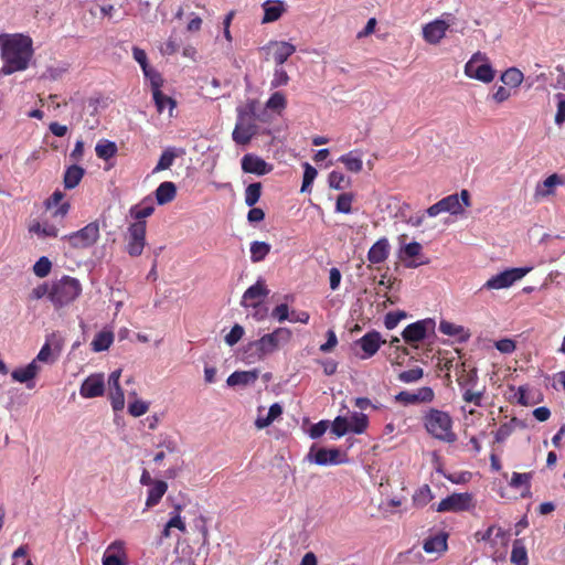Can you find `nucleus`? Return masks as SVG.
<instances>
[{
  "instance_id": "1",
  "label": "nucleus",
  "mask_w": 565,
  "mask_h": 565,
  "mask_svg": "<svg viewBox=\"0 0 565 565\" xmlns=\"http://www.w3.org/2000/svg\"><path fill=\"white\" fill-rule=\"evenodd\" d=\"M1 56L4 61L2 73L6 75L24 71L32 57V40L23 34H0Z\"/></svg>"
},
{
  "instance_id": "2",
  "label": "nucleus",
  "mask_w": 565,
  "mask_h": 565,
  "mask_svg": "<svg viewBox=\"0 0 565 565\" xmlns=\"http://www.w3.org/2000/svg\"><path fill=\"white\" fill-rule=\"evenodd\" d=\"M292 337L288 328H277L270 333L264 334L255 341L248 342L242 353V359L246 363H255L264 360L266 356L275 353L280 347L290 342Z\"/></svg>"
},
{
  "instance_id": "3",
  "label": "nucleus",
  "mask_w": 565,
  "mask_h": 565,
  "mask_svg": "<svg viewBox=\"0 0 565 565\" xmlns=\"http://www.w3.org/2000/svg\"><path fill=\"white\" fill-rule=\"evenodd\" d=\"M257 102L248 100L244 107L237 108V120L232 132V138L237 145L245 146L257 135L256 125Z\"/></svg>"
},
{
  "instance_id": "4",
  "label": "nucleus",
  "mask_w": 565,
  "mask_h": 565,
  "mask_svg": "<svg viewBox=\"0 0 565 565\" xmlns=\"http://www.w3.org/2000/svg\"><path fill=\"white\" fill-rule=\"evenodd\" d=\"M424 425L427 431L436 439L451 444L457 438L452 431L451 417L444 411L429 409L424 416Z\"/></svg>"
},
{
  "instance_id": "5",
  "label": "nucleus",
  "mask_w": 565,
  "mask_h": 565,
  "mask_svg": "<svg viewBox=\"0 0 565 565\" xmlns=\"http://www.w3.org/2000/svg\"><path fill=\"white\" fill-rule=\"evenodd\" d=\"M82 292V285L78 279L63 276L55 281L49 292V299L56 309L73 302Z\"/></svg>"
},
{
  "instance_id": "6",
  "label": "nucleus",
  "mask_w": 565,
  "mask_h": 565,
  "mask_svg": "<svg viewBox=\"0 0 565 565\" xmlns=\"http://www.w3.org/2000/svg\"><path fill=\"white\" fill-rule=\"evenodd\" d=\"M465 74L469 78L490 83L494 78V70L489 57L481 52H476L465 65Z\"/></svg>"
},
{
  "instance_id": "7",
  "label": "nucleus",
  "mask_w": 565,
  "mask_h": 565,
  "mask_svg": "<svg viewBox=\"0 0 565 565\" xmlns=\"http://www.w3.org/2000/svg\"><path fill=\"white\" fill-rule=\"evenodd\" d=\"M532 267H514L505 269L491 278H489L480 288V290H499L511 287L515 281L522 279L529 274Z\"/></svg>"
},
{
  "instance_id": "8",
  "label": "nucleus",
  "mask_w": 565,
  "mask_h": 565,
  "mask_svg": "<svg viewBox=\"0 0 565 565\" xmlns=\"http://www.w3.org/2000/svg\"><path fill=\"white\" fill-rule=\"evenodd\" d=\"M454 21L455 15L452 13L446 12L440 18L426 23L423 26V39L429 44H438L445 38Z\"/></svg>"
},
{
  "instance_id": "9",
  "label": "nucleus",
  "mask_w": 565,
  "mask_h": 565,
  "mask_svg": "<svg viewBox=\"0 0 565 565\" xmlns=\"http://www.w3.org/2000/svg\"><path fill=\"white\" fill-rule=\"evenodd\" d=\"M99 238V224L97 221L88 223L83 228L65 235V239L74 248H88Z\"/></svg>"
},
{
  "instance_id": "10",
  "label": "nucleus",
  "mask_w": 565,
  "mask_h": 565,
  "mask_svg": "<svg viewBox=\"0 0 565 565\" xmlns=\"http://www.w3.org/2000/svg\"><path fill=\"white\" fill-rule=\"evenodd\" d=\"M125 239V249L129 256H140L146 246V221H139L130 224Z\"/></svg>"
},
{
  "instance_id": "11",
  "label": "nucleus",
  "mask_w": 565,
  "mask_h": 565,
  "mask_svg": "<svg viewBox=\"0 0 565 565\" xmlns=\"http://www.w3.org/2000/svg\"><path fill=\"white\" fill-rule=\"evenodd\" d=\"M345 455L337 448L327 449L312 446L306 460L318 466H334L345 462Z\"/></svg>"
},
{
  "instance_id": "12",
  "label": "nucleus",
  "mask_w": 565,
  "mask_h": 565,
  "mask_svg": "<svg viewBox=\"0 0 565 565\" xmlns=\"http://www.w3.org/2000/svg\"><path fill=\"white\" fill-rule=\"evenodd\" d=\"M473 507L472 495L468 492L452 493L443 499L436 507L437 512H463Z\"/></svg>"
},
{
  "instance_id": "13",
  "label": "nucleus",
  "mask_w": 565,
  "mask_h": 565,
  "mask_svg": "<svg viewBox=\"0 0 565 565\" xmlns=\"http://www.w3.org/2000/svg\"><path fill=\"white\" fill-rule=\"evenodd\" d=\"M436 322L431 318L418 320L408 324L402 332V337L407 343H415L424 340L428 332H434Z\"/></svg>"
},
{
  "instance_id": "14",
  "label": "nucleus",
  "mask_w": 565,
  "mask_h": 565,
  "mask_svg": "<svg viewBox=\"0 0 565 565\" xmlns=\"http://www.w3.org/2000/svg\"><path fill=\"white\" fill-rule=\"evenodd\" d=\"M105 393V377L103 373H95L86 377L81 387L79 394L84 398L103 396Z\"/></svg>"
},
{
  "instance_id": "15",
  "label": "nucleus",
  "mask_w": 565,
  "mask_h": 565,
  "mask_svg": "<svg viewBox=\"0 0 565 565\" xmlns=\"http://www.w3.org/2000/svg\"><path fill=\"white\" fill-rule=\"evenodd\" d=\"M422 245L418 242L406 244L401 250V258L407 268H417L429 264V259L422 255Z\"/></svg>"
},
{
  "instance_id": "16",
  "label": "nucleus",
  "mask_w": 565,
  "mask_h": 565,
  "mask_svg": "<svg viewBox=\"0 0 565 565\" xmlns=\"http://www.w3.org/2000/svg\"><path fill=\"white\" fill-rule=\"evenodd\" d=\"M264 50L273 54L276 66H282L288 57L296 52V46L286 41H270Z\"/></svg>"
},
{
  "instance_id": "17",
  "label": "nucleus",
  "mask_w": 565,
  "mask_h": 565,
  "mask_svg": "<svg viewBox=\"0 0 565 565\" xmlns=\"http://www.w3.org/2000/svg\"><path fill=\"white\" fill-rule=\"evenodd\" d=\"M242 170L245 173H252L256 175H265L273 170V166L267 163L263 158L254 154L246 153L242 158Z\"/></svg>"
},
{
  "instance_id": "18",
  "label": "nucleus",
  "mask_w": 565,
  "mask_h": 565,
  "mask_svg": "<svg viewBox=\"0 0 565 565\" xmlns=\"http://www.w3.org/2000/svg\"><path fill=\"white\" fill-rule=\"evenodd\" d=\"M120 375L121 370H115L108 377L109 397L115 412L121 411L125 407V395L119 385Z\"/></svg>"
},
{
  "instance_id": "19",
  "label": "nucleus",
  "mask_w": 565,
  "mask_h": 565,
  "mask_svg": "<svg viewBox=\"0 0 565 565\" xmlns=\"http://www.w3.org/2000/svg\"><path fill=\"white\" fill-rule=\"evenodd\" d=\"M356 343L361 347V349L364 352L362 358L369 359L379 351L381 344L385 343V340H382L380 332L373 330L365 333L362 338H360L356 341Z\"/></svg>"
},
{
  "instance_id": "20",
  "label": "nucleus",
  "mask_w": 565,
  "mask_h": 565,
  "mask_svg": "<svg viewBox=\"0 0 565 565\" xmlns=\"http://www.w3.org/2000/svg\"><path fill=\"white\" fill-rule=\"evenodd\" d=\"M268 294L269 290L265 286L264 281L258 279L256 284L246 289L242 297L241 305L245 308L257 307V305L254 303V300H258L257 302H259L263 298L267 297Z\"/></svg>"
},
{
  "instance_id": "21",
  "label": "nucleus",
  "mask_w": 565,
  "mask_h": 565,
  "mask_svg": "<svg viewBox=\"0 0 565 565\" xmlns=\"http://www.w3.org/2000/svg\"><path fill=\"white\" fill-rule=\"evenodd\" d=\"M390 254V244L387 238L383 237L376 241L367 252V260L371 264H381L385 262Z\"/></svg>"
},
{
  "instance_id": "22",
  "label": "nucleus",
  "mask_w": 565,
  "mask_h": 565,
  "mask_svg": "<svg viewBox=\"0 0 565 565\" xmlns=\"http://www.w3.org/2000/svg\"><path fill=\"white\" fill-rule=\"evenodd\" d=\"M565 180L562 175L553 173L547 177L542 183H539L535 189L536 198H546L555 193L557 185H563Z\"/></svg>"
},
{
  "instance_id": "23",
  "label": "nucleus",
  "mask_w": 565,
  "mask_h": 565,
  "mask_svg": "<svg viewBox=\"0 0 565 565\" xmlns=\"http://www.w3.org/2000/svg\"><path fill=\"white\" fill-rule=\"evenodd\" d=\"M142 72H143L145 77L150 81L153 102H154V104H158V106L160 107L161 99H163L162 92L160 89V87L162 86L163 79H162L161 75L154 68L150 67L149 65L143 67Z\"/></svg>"
},
{
  "instance_id": "24",
  "label": "nucleus",
  "mask_w": 565,
  "mask_h": 565,
  "mask_svg": "<svg viewBox=\"0 0 565 565\" xmlns=\"http://www.w3.org/2000/svg\"><path fill=\"white\" fill-rule=\"evenodd\" d=\"M258 375H259L258 370L235 371L227 377L226 383L228 386L250 385L256 382V380L258 379Z\"/></svg>"
},
{
  "instance_id": "25",
  "label": "nucleus",
  "mask_w": 565,
  "mask_h": 565,
  "mask_svg": "<svg viewBox=\"0 0 565 565\" xmlns=\"http://www.w3.org/2000/svg\"><path fill=\"white\" fill-rule=\"evenodd\" d=\"M439 331L443 334L457 338V340L461 343L467 342L470 338V332L462 326H458L446 320L440 321Z\"/></svg>"
},
{
  "instance_id": "26",
  "label": "nucleus",
  "mask_w": 565,
  "mask_h": 565,
  "mask_svg": "<svg viewBox=\"0 0 565 565\" xmlns=\"http://www.w3.org/2000/svg\"><path fill=\"white\" fill-rule=\"evenodd\" d=\"M156 200L159 205H164L174 200L177 195V186L171 181H164L159 184L156 192Z\"/></svg>"
},
{
  "instance_id": "27",
  "label": "nucleus",
  "mask_w": 565,
  "mask_h": 565,
  "mask_svg": "<svg viewBox=\"0 0 565 565\" xmlns=\"http://www.w3.org/2000/svg\"><path fill=\"white\" fill-rule=\"evenodd\" d=\"M29 232L41 238L56 237L58 235V228L54 224H51L49 222L41 223L38 221H33L29 225Z\"/></svg>"
},
{
  "instance_id": "28",
  "label": "nucleus",
  "mask_w": 565,
  "mask_h": 565,
  "mask_svg": "<svg viewBox=\"0 0 565 565\" xmlns=\"http://www.w3.org/2000/svg\"><path fill=\"white\" fill-rule=\"evenodd\" d=\"M39 366L35 364V361H32L24 367H19L12 371L11 376L13 381L19 383H28L33 380L39 373Z\"/></svg>"
},
{
  "instance_id": "29",
  "label": "nucleus",
  "mask_w": 565,
  "mask_h": 565,
  "mask_svg": "<svg viewBox=\"0 0 565 565\" xmlns=\"http://www.w3.org/2000/svg\"><path fill=\"white\" fill-rule=\"evenodd\" d=\"M84 173L85 170L77 164L68 167L63 178L64 188L68 190L76 188L83 179Z\"/></svg>"
},
{
  "instance_id": "30",
  "label": "nucleus",
  "mask_w": 565,
  "mask_h": 565,
  "mask_svg": "<svg viewBox=\"0 0 565 565\" xmlns=\"http://www.w3.org/2000/svg\"><path fill=\"white\" fill-rule=\"evenodd\" d=\"M338 161L343 163L350 172L359 173L363 169L362 157L356 150L342 154Z\"/></svg>"
},
{
  "instance_id": "31",
  "label": "nucleus",
  "mask_w": 565,
  "mask_h": 565,
  "mask_svg": "<svg viewBox=\"0 0 565 565\" xmlns=\"http://www.w3.org/2000/svg\"><path fill=\"white\" fill-rule=\"evenodd\" d=\"M168 490V484L166 481L157 480L152 483V487L148 491V498L146 501V507L151 508L157 505L161 498Z\"/></svg>"
},
{
  "instance_id": "32",
  "label": "nucleus",
  "mask_w": 565,
  "mask_h": 565,
  "mask_svg": "<svg viewBox=\"0 0 565 565\" xmlns=\"http://www.w3.org/2000/svg\"><path fill=\"white\" fill-rule=\"evenodd\" d=\"M264 8V18L263 23H269L278 20L282 14L285 8L284 2L281 1H266L263 4Z\"/></svg>"
},
{
  "instance_id": "33",
  "label": "nucleus",
  "mask_w": 565,
  "mask_h": 565,
  "mask_svg": "<svg viewBox=\"0 0 565 565\" xmlns=\"http://www.w3.org/2000/svg\"><path fill=\"white\" fill-rule=\"evenodd\" d=\"M423 548L426 553H440L447 548V535L437 534L425 540Z\"/></svg>"
},
{
  "instance_id": "34",
  "label": "nucleus",
  "mask_w": 565,
  "mask_h": 565,
  "mask_svg": "<svg viewBox=\"0 0 565 565\" xmlns=\"http://www.w3.org/2000/svg\"><path fill=\"white\" fill-rule=\"evenodd\" d=\"M510 559L514 565H529L527 552L522 540L513 542Z\"/></svg>"
},
{
  "instance_id": "35",
  "label": "nucleus",
  "mask_w": 565,
  "mask_h": 565,
  "mask_svg": "<svg viewBox=\"0 0 565 565\" xmlns=\"http://www.w3.org/2000/svg\"><path fill=\"white\" fill-rule=\"evenodd\" d=\"M114 341V334L110 331H100L93 339L90 345L94 352L107 350Z\"/></svg>"
},
{
  "instance_id": "36",
  "label": "nucleus",
  "mask_w": 565,
  "mask_h": 565,
  "mask_svg": "<svg viewBox=\"0 0 565 565\" xmlns=\"http://www.w3.org/2000/svg\"><path fill=\"white\" fill-rule=\"evenodd\" d=\"M117 150L116 143L106 139L99 140L95 147L96 156L103 160L113 158Z\"/></svg>"
},
{
  "instance_id": "37",
  "label": "nucleus",
  "mask_w": 565,
  "mask_h": 565,
  "mask_svg": "<svg viewBox=\"0 0 565 565\" xmlns=\"http://www.w3.org/2000/svg\"><path fill=\"white\" fill-rule=\"evenodd\" d=\"M270 245L266 242L254 241L250 244V260L259 263L270 253Z\"/></svg>"
},
{
  "instance_id": "38",
  "label": "nucleus",
  "mask_w": 565,
  "mask_h": 565,
  "mask_svg": "<svg viewBox=\"0 0 565 565\" xmlns=\"http://www.w3.org/2000/svg\"><path fill=\"white\" fill-rule=\"evenodd\" d=\"M439 203L441 204V211L443 213L444 212H448L452 215H456V214H459L462 212V204L461 202L459 201V195L458 194H451V195H448L444 199H441L439 201Z\"/></svg>"
},
{
  "instance_id": "39",
  "label": "nucleus",
  "mask_w": 565,
  "mask_h": 565,
  "mask_svg": "<svg viewBox=\"0 0 565 565\" xmlns=\"http://www.w3.org/2000/svg\"><path fill=\"white\" fill-rule=\"evenodd\" d=\"M178 156L179 154L177 153L174 148H167L161 153L157 166L152 170V173H157V172L169 169L173 164V162Z\"/></svg>"
},
{
  "instance_id": "40",
  "label": "nucleus",
  "mask_w": 565,
  "mask_h": 565,
  "mask_svg": "<svg viewBox=\"0 0 565 565\" xmlns=\"http://www.w3.org/2000/svg\"><path fill=\"white\" fill-rule=\"evenodd\" d=\"M369 425L367 416L363 413H353L349 419L350 430L354 434H362Z\"/></svg>"
},
{
  "instance_id": "41",
  "label": "nucleus",
  "mask_w": 565,
  "mask_h": 565,
  "mask_svg": "<svg viewBox=\"0 0 565 565\" xmlns=\"http://www.w3.org/2000/svg\"><path fill=\"white\" fill-rule=\"evenodd\" d=\"M262 195V183L255 182L249 184L245 189V204L249 207H253L260 199Z\"/></svg>"
},
{
  "instance_id": "42",
  "label": "nucleus",
  "mask_w": 565,
  "mask_h": 565,
  "mask_svg": "<svg viewBox=\"0 0 565 565\" xmlns=\"http://www.w3.org/2000/svg\"><path fill=\"white\" fill-rule=\"evenodd\" d=\"M354 200V194L351 192H344L340 194L335 202V212L350 214L352 212V202Z\"/></svg>"
},
{
  "instance_id": "43",
  "label": "nucleus",
  "mask_w": 565,
  "mask_h": 565,
  "mask_svg": "<svg viewBox=\"0 0 565 565\" xmlns=\"http://www.w3.org/2000/svg\"><path fill=\"white\" fill-rule=\"evenodd\" d=\"M328 184L334 190H344L350 185V179L340 171H332L328 177Z\"/></svg>"
},
{
  "instance_id": "44",
  "label": "nucleus",
  "mask_w": 565,
  "mask_h": 565,
  "mask_svg": "<svg viewBox=\"0 0 565 565\" xmlns=\"http://www.w3.org/2000/svg\"><path fill=\"white\" fill-rule=\"evenodd\" d=\"M516 424H518L516 418H512L510 422L502 424L494 434V441L495 443L505 441L514 431Z\"/></svg>"
},
{
  "instance_id": "45",
  "label": "nucleus",
  "mask_w": 565,
  "mask_h": 565,
  "mask_svg": "<svg viewBox=\"0 0 565 565\" xmlns=\"http://www.w3.org/2000/svg\"><path fill=\"white\" fill-rule=\"evenodd\" d=\"M501 81L509 86L518 87L523 82V73L511 67L501 75Z\"/></svg>"
},
{
  "instance_id": "46",
  "label": "nucleus",
  "mask_w": 565,
  "mask_h": 565,
  "mask_svg": "<svg viewBox=\"0 0 565 565\" xmlns=\"http://www.w3.org/2000/svg\"><path fill=\"white\" fill-rule=\"evenodd\" d=\"M122 548V543L116 541L111 543L103 557V565H125L120 557L116 554H110L109 552L113 550L120 551Z\"/></svg>"
},
{
  "instance_id": "47",
  "label": "nucleus",
  "mask_w": 565,
  "mask_h": 565,
  "mask_svg": "<svg viewBox=\"0 0 565 565\" xmlns=\"http://www.w3.org/2000/svg\"><path fill=\"white\" fill-rule=\"evenodd\" d=\"M433 493L428 484H424L413 495V502L417 507H425L433 499Z\"/></svg>"
},
{
  "instance_id": "48",
  "label": "nucleus",
  "mask_w": 565,
  "mask_h": 565,
  "mask_svg": "<svg viewBox=\"0 0 565 565\" xmlns=\"http://www.w3.org/2000/svg\"><path fill=\"white\" fill-rule=\"evenodd\" d=\"M302 167H303V178H302L301 192H309L310 186L313 183L318 172H317L316 168H313L308 162H305L302 164Z\"/></svg>"
},
{
  "instance_id": "49",
  "label": "nucleus",
  "mask_w": 565,
  "mask_h": 565,
  "mask_svg": "<svg viewBox=\"0 0 565 565\" xmlns=\"http://www.w3.org/2000/svg\"><path fill=\"white\" fill-rule=\"evenodd\" d=\"M424 376V371L422 367L416 366L414 369L403 371L398 374V380L403 383H416Z\"/></svg>"
},
{
  "instance_id": "50",
  "label": "nucleus",
  "mask_w": 565,
  "mask_h": 565,
  "mask_svg": "<svg viewBox=\"0 0 565 565\" xmlns=\"http://www.w3.org/2000/svg\"><path fill=\"white\" fill-rule=\"evenodd\" d=\"M154 211V206L152 204H146L145 202L140 205H135L130 209V214L132 217L139 221H143V218L150 216Z\"/></svg>"
},
{
  "instance_id": "51",
  "label": "nucleus",
  "mask_w": 565,
  "mask_h": 565,
  "mask_svg": "<svg viewBox=\"0 0 565 565\" xmlns=\"http://www.w3.org/2000/svg\"><path fill=\"white\" fill-rule=\"evenodd\" d=\"M531 479H532L531 472H524V473L513 472L511 481H510V486L514 489H519L522 486H524L526 491L529 492Z\"/></svg>"
},
{
  "instance_id": "52",
  "label": "nucleus",
  "mask_w": 565,
  "mask_h": 565,
  "mask_svg": "<svg viewBox=\"0 0 565 565\" xmlns=\"http://www.w3.org/2000/svg\"><path fill=\"white\" fill-rule=\"evenodd\" d=\"M51 268H52V263L51 260L45 257V256H42L39 258V260L34 264L33 266V273L35 276H38L39 278H44L46 277L50 271H51Z\"/></svg>"
},
{
  "instance_id": "53",
  "label": "nucleus",
  "mask_w": 565,
  "mask_h": 565,
  "mask_svg": "<svg viewBox=\"0 0 565 565\" xmlns=\"http://www.w3.org/2000/svg\"><path fill=\"white\" fill-rule=\"evenodd\" d=\"M406 317L407 313L403 310L391 311L384 318V326L387 330H393Z\"/></svg>"
},
{
  "instance_id": "54",
  "label": "nucleus",
  "mask_w": 565,
  "mask_h": 565,
  "mask_svg": "<svg viewBox=\"0 0 565 565\" xmlns=\"http://www.w3.org/2000/svg\"><path fill=\"white\" fill-rule=\"evenodd\" d=\"M289 82V76L287 72L282 68V66H276L273 75V79L270 82L271 88H277L280 86L287 85Z\"/></svg>"
},
{
  "instance_id": "55",
  "label": "nucleus",
  "mask_w": 565,
  "mask_h": 565,
  "mask_svg": "<svg viewBox=\"0 0 565 565\" xmlns=\"http://www.w3.org/2000/svg\"><path fill=\"white\" fill-rule=\"evenodd\" d=\"M349 431H351L349 427V419L342 416L335 417L332 423V433L338 437H342Z\"/></svg>"
},
{
  "instance_id": "56",
  "label": "nucleus",
  "mask_w": 565,
  "mask_h": 565,
  "mask_svg": "<svg viewBox=\"0 0 565 565\" xmlns=\"http://www.w3.org/2000/svg\"><path fill=\"white\" fill-rule=\"evenodd\" d=\"M244 333V328L241 324H234L231 331L225 335L226 344L230 347L235 345L243 338Z\"/></svg>"
},
{
  "instance_id": "57",
  "label": "nucleus",
  "mask_w": 565,
  "mask_h": 565,
  "mask_svg": "<svg viewBox=\"0 0 565 565\" xmlns=\"http://www.w3.org/2000/svg\"><path fill=\"white\" fill-rule=\"evenodd\" d=\"M148 408H149L148 403L140 401V399H136V401L129 403L128 413L134 417H139V416L146 414L148 412Z\"/></svg>"
},
{
  "instance_id": "58",
  "label": "nucleus",
  "mask_w": 565,
  "mask_h": 565,
  "mask_svg": "<svg viewBox=\"0 0 565 565\" xmlns=\"http://www.w3.org/2000/svg\"><path fill=\"white\" fill-rule=\"evenodd\" d=\"M162 97L163 99H161V103H160V108L158 106V104H154L156 105V108H157V111L159 114H163L166 109H168V115L169 117H172L173 116V110L177 106V102L170 97V96H167L162 93Z\"/></svg>"
},
{
  "instance_id": "59",
  "label": "nucleus",
  "mask_w": 565,
  "mask_h": 565,
  "mask_svg": "<svg viewBox=\"0 0 565 565\" xmlns=\"http://www.w3.org/2000/svg\"><path fill=\"white\" fill-rule=\"evenodd\" d=\"M180 511H181V505H179V504L175 505L174 514L168 521L167 527H170V529L175 527V529L180 530L181 532H185V530H186L185 523L183 522V520L180 516Z\"/></svg>"
},
{
  "instance_id": "60",
  "label": "nucleus",
  "mask_w": 565,
  "mask_h": 565,
  "mask_svg": "<svg viewBox=\"0 0 565 565\" xmlns=\"http://www.w3.org/2000/svg\"><path fill=\"white\" fill-rule=\"evenodd\" d=\"M285 106L286 98L279 92L274 93L266 103V107L269 109H282Z\"/></svg>"
},
{
  "instance_id": "61",
  "label": "nucleus",
  "mask_w": 565,
  "mask_h": 565,
  "mask_svg": "<svg viewBox=\"0 0 565 565\" xmlns=\"http://www.w3.org/2000/svg\"><path fill=\"white\" fill-rule=\"evenodd\" d=\"M271 317L278 322H284L285 320H290L289 316V307L286 303L278 305L273 311Z\"/></svg>"
},
{
  "instance_id": "62",
  "label": "nucleus",
  "mask_w": 565,
  "mask_h": 565,
  "mask_svg": "<svg viewBox=\"0 0 565 565\" xmlns=\"http://www.w3.org/2000/svg\"><path fill=\"white\" fill-rule=\"evenodd\" d=\"M557 98V111L555 115L556 125H562L565 122V96L563 94H556Z\"/></svg>"
},
{
  "instance_id": "63",
  "label": "nucleus",
  "mask_w": 565,
  "mask_h": 565,
  "mask_svg": "<svg viewBox=\"0 0 565 565\" xmlns=\"http://www.w3.org/2000/svg\"><path fill=\"white\" fill-rule=\"evenodd\" d=\"M494 347L501 353H512L515 350V343L511 339H501L494 343Z\"/></svg>"
},
{
  "instance_id": "64",
  "label": "nucleus",
  "mask_w": 565,
  "mask_h": 565,
  "mask_svg": "<svg viewBox=\"0 0 565 565\" xmlns=\"http://www.w3.org/2000/svg\"><path fill=\"white\" fill-rule=\"evenodd\" d=\"M327 428H328V422L320 420L319 423H317L310 427L309 436L312 439H317L326 433Z\"/></svg>"
}]
</instances>
